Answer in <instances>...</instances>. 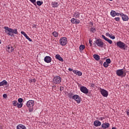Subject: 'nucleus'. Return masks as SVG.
Instances as JSON below:
<instances>
[{
    "label": "nucleus",
    "instance_id": "nucleus-1",
    "mask_svg": "<svg viewBox=\"0 0 129 129\" xmlns=\"http://www.w3.org/2000/svg\"><path fill=\"white\" fill-rule=\"evenodd\" d=\"M5 29V32L7 35H8V36H11V37H13L14 36V34H15V35H18V29H13L12 28H10L7 26H5L4 28Z\"/></svg>",
    "mask_w": 129,
    "mask_h": 129
},
{
    "label": "nucleus",
    "instance_id": "nucleus-2",
    "mask_svg": "<svg viewBox=\"0 0 129 129\" xmlns=\"http://www.w3.org/2000/svg\"><path fill=\"white\" fill-rule=\"evenodd\" d=\"M34 104L35 101L34 100H30L27 102L26 106L28 107L29 112H33Z\"/></svg>",
    "mask_w": 129,
    "mask_h": 129
},
{
    "label": "nucleus",
    "instance_id": "nucleus-3",
    "mask_svg": "<svg viewBox=\"0 0 129 129\" xmlns=\"http://www.w3.org/2000/svg\"><path fill=\"white\" fill-rule=\"evenodd\" d=\"M61 81H62V79L59 76H55L52 79V82L54 84H59L61 83Z\"/></svg>",
    "mask_w": 129,
    "mask_h": 129
},
{
    "label": "nucleus",
    "instance_id": "nucleus-4",
    "mask_svg": "<svg viewBox=\"0 0 129 129\" xmlns=\"http://www.w3.org/2000/svg\"><path fill=\"white\" fill-rule=\"evenodd\" d=\"M117 47L120 48V49H123V50H125V46L126 44L125 43L122 42V41H118L116 42Z\"/></svg>",
    "mask_w": 129,
    "mask_h": 129
},
{
    "label": "nucleus",
    "instance_id": "nucleus-5",
    "mask_svg": "<svg viewBox=\"0 0 129 129\" xmlns=\"http://www.w3.org/2000/svg\"><path fill=\"white\" fill-rule=\"evenodd\" d=\"M95 44H96V45H97V46H98V47H100L101 48H103V45H104V43H103V42H102V40L100 38L97 39L95 41Z\"/></svg>",
    "mask_w": 129,
    "mask_h": 129
},
{
    "label": "nucleus",
    "instance_id": "nucleus-6",
    "mask_svg": "<svg viewBox=\"0 0 129 129\" xmlns=\"http://www.w3.org/2000/svg\"><path fill=\"white\" fill-rule=\"evenodd\" d=\"M59 43L61 46H65L67 44V38L66 37L60 38Z\"/></svg>",
    "mask_w": 129,
    "mask_h": 129
},
{
    "label": "nucleus",
    "instance_id": "nucleus-7",
    "mask_svg": "<svg viewBox=\"0 0 129 129\" xmlns=\"http://www.w3.org/2000/svg\"><path fill=\"white\" fill-rule=\"evenodd\" d=\"M100 91L101 92V94H102L104 97H107V96H108V92L106 90L100 88Z\"/></svg>",
    "mask_w": 129,
    "mask_h": 129
},
{
    "label": "nucleus",
    "instance_id": "nucleus-8",
    "mask_svg": "<svg viewBox=\"0 0 129 129\" xmlns=\"http://www.w3.org/2000/svg\"><path fill=\"white\" fill-rule=\"evenodd\" d=\"M73 99L77 101V103H80L81 102V98L78 95H74L73 97Z\"/></svg>",
    "mask_w": 129,
    "mask_h": 129
},
{
    "label": "nucleus",
    "instance_id": "nucleus-9",
    "mask_svg": "<svg viewBox=\"0 0 129 129\" xmlns=\"http://www.w3.org/2000/svg\"><path fill=\"white\" fill-rule=\"evenodd\" d=\"M80 90L81 92H83V93H84L85 94H87L88 92H89V91L88 90V89L86 88V87L82 86L80 87Z\"/></svg>",
    "mask_w": 129,
    "mask_h": 129
},
{
    "label": "nucleus",
    "instance_id": "nucleus-10",
    "mask_svg": "<svg viewBox=\"0 0 129 129\" xmlns=\"http://www.w3.org/2000/svg\"><path fill=\"white\" fill-rule=\"evenodd\" d=\"M120 15V16L122 18V20L123 21H128V16H127V15H124L123 13H121Z\"/></svg>",
    "mask_w": 129,
    "mask_h": 129
},
{
    "label": "nucleus",
    "instance_id": "nucleus-11",
    "mask_svg": "<svg viewBox=\"0 0 129 129\" xmlns=\"http://www.w3.org/2000/svg\"><path fill=\"white\" fill-rule=\"evenodd\" d=\"M116 73L117 76H122V75H123V69L117 70Z\"/></svg>",
    "mask_w": 129,
    "mask_h": 129
},
{
    "label": "nucleus",
    "instance_id": "nucleus-12",
    "mask_svg": "<svg viewBox=\"0 0 129 129\" xmlns=\"http://www.w3.org/2000/svg\"><path fill=\"white\" fill-rule=\"evenodd\" d=\"M71 23L72 24H76V25H78L80 23V20H77L75 18H72L71 20Z\"/></svg>",
    "mask_w": 129,
    "mask_h": 129
},
{
    "label": "nucleus",
    "instance_id": "nucleus-13",
    "mask_svg": "<svg viewBox=\"0 0 129 129\" xmlns=\"http://www.w3.org/2000/svg\"><path fill=\"white\" fill-rule=\"evenodd\" d=\"M21 33L22 35H24V37H25V38L27 40H28V41H29V42H32V39H31L30 37H29L28 35H27V34H26L25 32L21 31Z\"/></svg>",
    "mask_w": 129,
    "mask_h": 129
},
{
    "label": "nucleus",
    "instance_id": "nucleus-14",
    "mask_svg": "<svg viewBox=\"0 0 129 129\" xmlns=\"http://www.w3.org/2000/svg\"><path fill=\"white\" fill-rule=\"evenodd\" d=\"M51 60L52 59L51 58V57H50L49 56H46L44 58V61L46 63H50V62H51Z\"/></svg>",
    "mask_w": 129,
    "mask_h": 129
},
{
    "label": "nucleus",
    "instance_id": "nucleus-15",
    "mask_svg": "<svg viewBox=\"0 0 129 129\" xmlns=\"http://www.w3.org/2000/svg\"><path fill=\"white\" fill-rule=\"evenodd\" d=\"M109 123L108 122H105V123H103L101 125L102 127H103V128L105 129V128H108V127H109Z\"/></svg>",
    "mask_w": 129,
    "mask_h": 129
},
{
    "label": "nucleus",
    "instance_id": "nucleus-16",
    "mask_svg": "<svg viewBox=\"0 0 129 129\" xmlns=\"http://www.w3.org/2000/svg\"><path fill=\"white\" fill-rule=\"evenodd\" d=\"M73 73L76 74V75H78V76H82V72L77 71V70H74Z\"/></svg>",
    "mask_w": 129,
    "mask_h": 129
},
{
    "label": "nucleus",
    "instance_id": "nucleus-17",
    "mask_svg": "<svg viewBox=\"0 0 129 129\" xmlns=\"http://www.w3.org/2000/svg\"><path fill=\"white\" fill-rule=\"evenodd\" d=\"M55 58L56 59H57V60H59V61H60L61 62H63L64 59H63V58H62V57H61V56H60L59 54H56L55 55Z\"/></svg>",
    "mask_w": 129,
    "mask_h": 129
},
{
    "label": "nucleus",
    "instance_id": "nucleus-18",
    "mask_svg": "<svg viewBox=\"0 0 129 129\" xmlns=\"http://www.w3.org/2000/svg\"><path fill=\"white\" fill-rule=\"evenodd\" d=\"M17 129H27V127H26V126L22 124H20L17 126Z\"/></svg>",
    "mask_w": 129,
    "mask_h": 129
},
{
    "label": "nucleus",
    "instance_id": "nucleus-19",
    "mask_svg": "<svg viewBox=\"0 0 129 129\" xmlns=\"http://www.w3.org/2000/svg\"><path fill=\"white\" fill-rule=\"evenodd\" d=\"M94 125H95V126H99L101 125V122L99 120H95L94 122Z\"/></svg>",
    "mask_w": 129,
    "mask_h": 129
},
{
    "label": "nucleus",
    "instance_id": "nucleus-20",
    "mask_svg": "<svg viewBox=\"0 0 129 129\" xmlns=\"http://www.w3.org/2000/svg\"><path fill=\"white\" fill-rule=\"evenodd\" d=\"M4 85H8V82L6 80H3L2 82H0V87L4 86Z\"/></svg>",
    "mask_w": 129,
    "mask_h": 129
},
{
    "label": "nucleus",
    "instance_id": "nucleus-21",
    "mask_svg": "<svg viewBox=\"0 0 129 129\" xmlns=\"http://www.w3.org/2000/svg\"><path fill=\"white\" fill-rule=\"evenodd\" d=\"M7 51L9 52V53H12V52H14V47L13 46H9L8 47Z\"/></svg>",
    "mask_w": 129,
    "mask_h": 129
},
{
    "label": "nucleus",
    "instance_id": "nucleus-22",
    "mask_svg": "<svg viewBox=\"0 0 129 129\" xmlns=\"http://www.w3.org/2000/svg\"><path fill=\"white\" fill-rule=\"evenodd\" d=\"M111 61L110 59L108 58L106 59V61L104 62L103 65H108V64H110Z\"/></svg>",
    "mask_w": 129,
    "mask_h": 129
},
{
    "label": "nucleus",
    "instance_id": "nucleus-23",
    "mask_svg": "<svg viewBox=\"0 0 129 129\" xmlns=\"http://www.w3.org/2000/svg\"><path fill=\"white\" fill-rule=\"evenodd\" d=\"M93 57H94V59H95V60H96L97 61L99 60L100 59V56H99V55H98V54H94Z\"/></svg>",
    "mask_w": 129,
    "mask_h": 129
},
{
    "label": "nucleus",
    "instance_id": "nucleus-24",
    "mask_svg": "<svg viewBox=\"0 0 129 129\" xmlns=\"http://www.w3.org/2000/svg\"><path fill=\"white\" fill-rule=\"evenodd\" d=\"M110 15L111 17H114L116 16V12L115 11L112 10L110 12Z\"/></svg>",
    "mask_w": 129,
    "mask_h": 129
},
{
    "label": "nucleus",
    "instance_id": "nucleus-25",
    "mask_svg": "<svg viewBox=\"0 0 129 129\" xmlns=\"http://www.w3.org/2000/svg\"><path fill=\"white\" fill-rule=\"evenodd\" d=\"M74 17H75V18L78 19H79V18H80V13H79V12H76L74 14Z\"/></svg>",
    "mask_w": 129,
    "mask_h": 129
},
{
    "label": "nucleus",
    "instance_id": "nucleus-26",
    "mask_svg": "<svg viewBox=\"0 0 129 129\" xmlns=\"http://www.w3.org/2000/svg\"><path fill=\"white\" fill-rule=\"evenodd\" d=\"M90 32L94 34L95 32H96V29L94 27H92L90 28Z\"/></svg>",
    "mask_w": 129,
    "mask_h": 129
},
{
    "label": "nucleus",
    "instance_id": "nucleus-27",
    "mask_svg": "<svg viewBox=\"0 0 129 129\" xmlns=\"http://www.w3.org/2000/svg\"><path fill=\"white\" fill-rule=\"evenodd\" d=\"M68 96L69 98H72V99H73V96H74V94H73V93L71 92L68 94Z\"/></svg>",
    "mask_w": 129,
    "mask_h": 129
},
{
    "label": "nucleus",
    "instance_id": "nucleus-28",
    "mask_svg": "<svg viewBox=\"0 0 129 129\" xmlns=\"http://www.w3.org/2000/svg\"><path fill=\"white\" fill-rule=\"evenodd\" d=\"M36 4L39 7L41 6L43 4V1H37L36 2Z\"/></svg>",
    "mask_w": 129,
    "mask_h": 129
},
{
    "label": "nucleus",
    "instance_id": "nucleus-29",
    "mask_svg": "<svg viewBox=\"0 0 129 129\" xmlns=\"http://www.w3.org/2000/svg\"><path fill=\"white\" fill-rule=\"evenodd\" d=\"M59 6V4L57 2H53L52 3V7L53 8H57Z\"/></svg>",
    "mask_w": 129,
    "mask_h": 129
},
{
    "label": "nucleus",
    "instance_id": "nucleus-30",
    "mask_svg": "<svg viewBox=\"0 0 129 129\" xmlns=\"http://www.w3.org/2000/svg\"><path fill=\"white\" fill-rule=\"evenodd\" d=\"M80 51H83L85 49V46L84 45H81L79 47Z\"/></svg>",
    "mask_w": 129,
    "mask_h": 129
},
{
    "label": "nucleus",
    "instance_id": "nucleus-31",
    "mask_svg": "<svg viewBox=\"0 0 129 129\" xmlns=\"http://www.w3.org/2000/svg\"><path fill=\"white\" fill-rule=\"evenodd\" d=\"M18 101H12V105H13V106H17L18 105Z\"/></svg>",
    "mask_w": 129,
    "mask_h": 129
},
{
    "label": "nucleus",
    "instance_id": "nucleus-32",
    "mask_svg": "<svg viewBox=\"0 0 129 129\" xmlns=\"http://www.w3.org/2000/svg\"><path fill=\"white\" fill-rule=\"evenodd\" d=\"M17 106L18 108H22L23 107V103H18Z\"/></svg>",
    "mask_w": 129,
    "mask_h": 129
},
{
    "label": "nucleus",
    "instance_id": "nucleus-33",
    "mask_svg": "<svg viewBox=\"0 0 129 129\" xmlns=\"http://www.w3.org/2000/svg\"><path fill=\"white\" fill-rule=\"evenodd\" d=\"M52 35L55 37V38H57V37H58V32H57L56 31H54L52 33Z\"/></svg>",
    "mask_w": 129,
    "mask_h": 129
},
{
    "label": "nucleus",
    "instance_id": "nucleus-34",
    "mask_svg": "<svg viewBox=\"0 0 129 129\" xmlns=\"http://www.w3.org/2000/svg\"><path fill=\"white\" fill-rule=\"evenodd\" d=\"M29 1H30V2H31V3H32V4H33L35 7H37V4L36 3V0H29Z\"/></svg>",
    "mask_w": 129,
    "mask_h": 129
},
{
    "label": "nucleus",
    "instance_id": "nucleus-35",
    "mask_svg": "<svg viewBox=\"0 0 129 129\" xmlns=\"http://www.w3.org/2000/svg\"><path fill=\"white\" fill-rule=\"evenodd\" d=\"M107 42L109 43V44H112V40L107 38V40H106Z\"/></svg>",
    "mask_w": 129,
    "mask_h": 129
},
{
    "label": "nucleus",
    "instance_id": "nucleus-36",
    "mask_svg": "<svg viewBox=\"0 0 129 129\" xmlns=\"http://www.w3.org/2000/svg\"><path fill=\"white\" fill-rule=\"evenodd\" d=\"M23 98H20L18 99V101L19 103H22V102H23Z\"/></svg>",
    "mask_w": 129,
    "mask_h": 129
},
{
    "label": "nucleus",
    "instance_id": "nucleus-37",
    "mask_svg": "<svg viewBox=\"0 0 129 129\" xmlns=\"http://www.w3.org/2000/svg\"><path fill=\"white\" fill-rule=\"evenodd\" d=\"M115 21H116V22H119L120 18H119V17H116L114 18Z\"/></svg>",
    "mask_w": 129,
    "mask_h": 129
},
{
    "label": "nucleus",
    "instance_id": "nucleus-38",
    "mask_svg": "<svg viewBox=\"0 0 129 129\" xmlns=\"http://www.w3.org/2000/svg\"><path fill=\"white\" fill-rule=\"evenodd\" d=\"M102 38L105 40V41H106L107 40V38L104 36V35H102Z\"/></svg>",
    "mask_w": 129,
    "mask_h": 129
},
{
    "label": "nucleus",
    "instance_id": "nucleus-39",
    "mask_svg": "<svg viewBox=\"0 0 129 129\" xmlns=\"http://www.w3.org/2000/svg\"><path fill=\"white\" fill-rule=\"evenodd\" d=\"M109 38H110L112 40H114V39H115V37L114 36L109 35Z\"/></svg>",
    "mask_w": 129,
    "mask_h": 129
},
{
    "label": "nucleus",
    "instance_id": "nucleus-40",
    "mask_svg": "<svg viewBox=\"0 0 129 129\" xmlns=\"http://www.w3.org/2000/svg\"><path fill=\"white\" fill-rule=\"evenodd\" d=\"M89 42L90 46L91 47V46H92V40H91V39H89Z\"/></svg>",
    "mask_w": 129,
    "mask_h": 129
},
{
    "label": "nucleus",
    "instance_id": "nucleus-41",
    "mask_svg": "<svg viewBox=\"0 0 129 129\" xmlns=\"http://www.w3.org/2000/svg\"><path fill=\"white\" fill-rule=\"evenodd\" d=\"M59 90H60V91H63V90H64V87L60 86Z\"/></svg>",
    "mask_w": 129,
    "mask_h": 129
},
{
    "label": "nucleus",
    "instance_id": "nucleus-42",
    "mask_svg": "<svg viewBox=\"0 0 129 129\" xmlns=\"http://www.w3.org/2000/svg\"><path fill=\"white\" fill-rule=\"evenodd\" d=\"M3 97L4 98H7L8 97V95H7V94H3Z\"/></svg>",
    "mask_w": 129,
    "mask_h": 129
},
{
    "label": "nucleus",
    "instance_id": "nucleus-43",
    "mask_svg": "<svg viewBox=\"0 0 129 129\" xmlns=\"http://www.w3.org/2000/svg\"><path fill=\"white\" fill-rule=\"evenodd\" d=\"M32 28L36 29V28H37V25H36V24H33V25H32Z\"/></svg>",
    "mask_w": 129,
    "mask_h": 129
},
{
    "label": "nucleus",
    "instance_id": "nucleus-44",
    "mask_svg": "<svg viewBox=\"0 0 129 129\" xmlns=\"http://www.w3.org/2000/svg\"><path fill=\"white\" fill-rule=\"evenodd\" d=\"M31 82H36V79H31Z\"/></svg>",
    "mask_w": 129,
    "mask_h": 129
},
{
    "label": "nucleus",
    "instance_id": "nucleus-45",
    "mask_svg": "<svg viewBox=\"0 0 129 129\" xmlns=\"http://www.w3.org/2000/svg\"><path fill=\"white\" fill-rule=\"evenodd\" d=\"M120 15H121V13H118L116 12V16H120Z\"/></svg>",
    "mask_w": 129,
    "mask_h": 129
},
{
    "label": "nucleus",
    "instance_id": "nucleus-46",
    "mask_svg": "<svg viewBox=\"0 0 129 129\" xmlns=\"http://www.w3.org/2000/svg\"><path fill=\"white\" fill-rule=\"evenodd\" d=\"M106 35L108 36L109 37V36H110V34H109V32H107L106 34Z\"/></svg>",
    "mask_w": 129,
    "mask_h": 129
},
{
    "label": "nucleus",
    "instance_id": "nucleus-47",
    "mask_svg": "<svg viewBox=\"0 0 129 129\" xmlns=\"http://www.w3.org/2000/svg\"><path fill=\"white\" fill-rule=\"evenodd\" d=\"M73 69H71V68H69V71H70V72H72V71H73Z\"/></svg>",
    "mask_w": 129,
    "mask_h": 129
},
{
    "label": "nucleus",
    "instance_id": "nucleus-48",
    "mask_svg": "<svg viewBox=\"0 0 129 129\" xmlns=\"http://www.w3.org/2000/svg\"><path fill=\"white\" fill-rule=\"evenodd\" d=\"M95 86V84H91V87H94Z\"/></svg>",
    "mask_w": 129,
    "mask_h": 129
},
{
    "label": "nucleus",
    "instance_id": "nucleus-49",
    "mask_svg": "<svg viewBox=\"0 0 129 129\" xmlns=\"http://www.w3.org/2000/svg\"><path fill=\"white\" fill-rule=\"evenodd\" d=\"M126 114H127V115H129V109L128 110H127V111H126Z\"/></svg>",
    "mask_w": 129,
    "mask_h": 129
},
{
    "label": "nucleus",
    "instance_id": "nucleus-50",
    "mask_svg": "<svg viewBox=\"0 0 129 129\" xmlns=\"http://www.w3.org/2000/svg\"><path fill=\"white\" fill-rule=\"evenodd\" d=\"M103 67H105V68H107V67H108V65H103Z\"/></svg>",
    "mask_w": 129,
    "mask_h": 129
},
{
    "label": "nucleus",
    "instance_id": "nucleus-51",
    "mask_svg": "<svg viewBox=\"0 0 129 129\" xmlns=\"http://www.w3.org/2000/svg\"><path fill=\"white\" fill-rule=\"evenodd\" d=\"M103 63V61H102V60H100V64H101V65H102Z\"/></svg>",
    "mask_w": 129,
    "mask_h": 129
},
{
    "label": "nucleus",
    "instance_id": "nucleus-52",
    "mask_svg": "<svg viewBox=\"0 0 129 129\" xmlns=\"http://www.w3.org/2000/svg\"><path fill=\"white\" fill-rule=\"evenodd\" d=\"M112 129H117V128H116V127H112Z\"/></svg>",
    "mask_w": 129,
    "mask_h": 129
},
{
    "label": "nucleus",
    "instance_id": "nucleus-53",
    "mask_svg": "<svg viewBox=\"0 0 129 129\" xmlns=\"http://www.w3.org/2000/svg\"><path fill=\"white\" fill-rule=\"evenodd\" d=\"M99 66H100V67H101L102 69H103V68L102 67V66L100 65Z\"/></svg>",
    "mask_w": 129,
    "mask_h": 129
},
{
    "label": "nucleus",
    "instance_id": "nucleus-54",
    "mask_svg": "<svg viewBox=\"0 0 129 129\" xmlns=\"http://www.w3.org/2000/svg\"><path fill=\"white\" fill-rule=\"evenodd\" d=\"M52 87L53 88H55V87H56V86L55 85H53V86H52Z\"/></svg>",
    "mask_w": 129,
    "mask_h": 129
},
{
    "label": "nucleus",
    "instance_id": "nucleus-55",
    "mask_svg": "<svg viewBox=\"0 0 129 129\" xmlns=\"http://www.w3.org/2000/svg\"><path fill=\"white\" fill-rule=\"evenodd\" d=\"M91 25H92V26L93 25V23H92V22H91Z\"/></svg>",
    "mask_w": 129,
    "mask_h": 129
},
{
    "label": "nucleus",
    "instance_id": "nucleus-56",
    "mask_svg": "<svg viewBox=\"0 0 129 129\" xmlns=\"http://www.w3.org/2000/svg\"><path fill=\"white\" fill-rule=\"evenodd\" d=\"M2 44V40L0 39V44Z\"/></svg>",
    "mask_w": 129,
    "mask_h": 129
},
{
    "label": "nucleus",
    "instance_id": "nucleus-57",
    "mask_svg": "<svg viewBox=\"0 0 129 129\" xmlns=\"http://www.w3.org/2000/svg\"><path fill=\"white\" fill-rule=\"evenodd\" d=\"M0 129H2V126L0 125Z\"/></svg>",
    "mask_w": 129,
    "mask_h": 129
},
{
    "label": "nucleus",
    "instance_id": "nucleus-58",
    "mask_svg": "<svg viewBox=\"0 0 129 129\" xmlns=\"http://www.w3.org/2000/svg\"><path fill=\"white\" fill-rule=\"evenodd\" d=\"M123 77H124L125 76V74L124 75H123Z\"/></svg>",
    "mask_w": 129,
    "mask_h": 129
},
{
    "label": "nucleus",
    "instance_id": "nucleus-59",
    "mask_svg": "<svg viewBox=\"0 0 129 129\" xmlns=\"http://www.w3.org/2000/svg\"><path fill=\"white\" fill-rule=\"evenodd\" d=\"M109 1H110L111 2L113 0H109Z\"/></svg>",
    "mask_w": 129,
    "mask_h": 129
}]
</instances>
